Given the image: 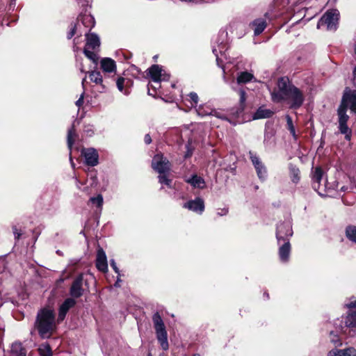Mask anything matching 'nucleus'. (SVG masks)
<instances>
[{
  "label": "nucleus",
  "instance_id": "f257e3e1",
  "mask_svg": "<svg viewBox=\"0 0 356 356\" xmlns=\"http://www.w3.org/2000/svg\"><path fill=\"white\" fill-rule=\"evenodd\" d=\"M274 102L286 101L292 109L299 108L303 104L305 96L303 92L289 82L286 77H281L277 81V90L271 93Z\"/></svg>",
  "mask_w": 356,
  "mask_h": 356
},
{
  "label": "nucleus",
  "instance_id": "f03ea898",
  "mask_svg": "<svg viewBox=\"0 0 356 356\" xmlns=\"http://www.w3.org/2000/svg\"><path fill=\"white\" fill-rule=\"evenodd\" d=\"M57 323L54 310L43 308L38 312L34 328L42 339H49L56 332Z\"/></svg>",
  "mask_w": 356,
  "mask_h": 356
},
{
  "label": "nucleus",
  "instance_id": "7ed1b4c3",
  "mask_svg": "<svg viewBox=\"0 0 356 356\" xmlns=\"http://www.w3.org/2000/svg\"><path fill=\"white\" fill-rule=\"evenodd\" d=\"M345 305L350 312L345 318L343 325L341 326V331L344 334L355 335L356 334V300H350Z\"/></svg>",
  "mask_w": 356,
  "mask_h": 356
},
{
  "label": "nucleus",
  "instance_id": "20e7f679",
  "mask_svg": "<svg viewBox=\"0 0 356 356\" xmlns=\"http://www.w3.org/2000/svg\"><path fill=\"white\" fill-rule=\"evenodd\" d=\"M152 321L159 343L163 350H168L169 348L168 333L163 321L159 312L154 314L152 316Z\"/></svg>",
  "mask_w": 356,
  "mask_h": 356
},
{
  "label": "nucleus",
  "instance_id": "39448f33",
  "mask_svg": "<svg viewBox=\"0 0 356 356\" xmlns=\"http://www.w3.org/2000/svg\"><path fill=\"white\" fill-rule=\"evenodd\" d=\"M86 44L84 48V54L86 56L95 63H97L99 57L95 51L100 45L99 37L94 34H86Z\"/></svg>",
  "mask_w": 356,
  "mask_h": 356
},
{
  "label": "nucleus",
  "instance_id": "423d86ee",
  "mask_svg": "<svg viewBox=\"0 0 356 356\" xmlns=\"http://www.w3.org/2000/svg\"><path fill=\"white\" fill-rule=\"evenodd\" d=\"M148 75L150 76L151 80L154 82V85L149 84L148 87H151L154 90L160 88V83L161 81H168L170 76L164 72L162 67L159 65H153L148 70Z\"/></svg>",
  "mask_w": 356,
  "mask_h": 356
},
{
  "label": "nucleus",
  "instance_id": "0eeeda50",
  "mask_svg": "<svg viewBox=\"0 0 356 356\" xmlns=\"http://www.w3.org/2000/svg\"><path fill=\"white\" fill-rule=\"evenodd\" d=\"M339 13L337 10H327L320 19L317 24V28L321 29L326 26L327 30L335 31L337 28Z\"/></svg>",
  "mask_w": 356,
  "mask_h": 356
},
{
  "label": "nucleus",
  "instance_id": "6e6552de",
  "mask_svg": "<svg viewBox=\"0 0 356 356\" xmlns=\"http://www.w3.org/2000/svg\"><path fill=\"white\" fill-rule=\"evenodd\" d=\"M346 108L339 106L337 113L339 116V129L342 134H345V138L347 140L350 139L351 131L347 125V122L349 119V116L346 114Z\"/></svg>",
  "mask_w": 356,
  "mask_h": 356
},
{
  "label": "nucleus",
  "instance_id": "1a4fd4ad",
  "mask_svg": "<svg viewBox=\"0 0 356 356\" xmlns=\"http://www.w3.org/2000/svg\"><path fill=\"white\" fill-rule=\"evenodd\" d=\"M340 106L346 109L349 108L353 113H356V90L346 88Z\"/></svg>",
  "mask_w": 356,
  "mask_h": 356
},
{
  "label": "nucleus",
  "instance_id": "9d476101",
  "mask_svg": "<svg viewBox=\"0 0 356 356\" xmlns=\"http://www.w3.org/2000/svg\"><path fill=\"white\" fill-rule=\"evenodd\" d=\"M152 167L159 174H164L169 171L170 163L163 154H156L152 159Z\"/></svg>",
  "mask_w": 356,
  "mask_h": 356
},
{
  "label": "nucleus",
  "instance_id": "9b49d317",
  "mask_svg": "<svg viewBox=\"0 0 356 356\" xmlns=\"http://www.w3.org/2000/svg\"><path fill=\"white\" fill-rule=\"evenodd\" d=\"M293 235L291 225L289 222H282L277 227L276 237L279 243L282 241L289 240V237Z\"/></svg>",
  "mask_w": 356,
  "mask_h": 356
},
{
  "label": "nucleus",
  "instance_id": "f8f14e48",
  "mask_svg": "<svg viewBox=\"0 0 356 356\" xmlns=\"http://www.w3.org/2000/svg\"><path fill=\"white\" fill-rule=\"evenodd\" d=\"M83 280V275L80 274L73 281L70 289V294L72 297V298H78L83 296L84 291Z\"/></svg>",
  "mask_w": 356,
  "mask_h": 356
},
{
  "label": "nucleus",
  "instance_id": "ddd939ff",
  "mask_svg": "<svg viewBox=\"0 0 356 356\" xmlns=\"http://www.w3.org/2000/svg\"><path fill=\"white\" fill-rule=\"evenodd\" d=\"M250 159L257 171L258 177L264 180L267 176L266 168L261 161L260 159L254 153L250 152Z\"/></svg>",
  "mask_w": 356,
  "mask_h": 356
},
{
  "label": "nucleus",
  "instance_id": "4468645a",
  "mask_svg": "<svg viewBox=\"0 0 356 356\" xmlns=\"http://www.w3.org/2000/svg\"><path fill=\"white\" fill-rule=\"evenodd\" d=\"M84 156L86 163L90 166H95L98 164L99 155L94 148L83 149L81 152Z\"/></svg>",
  "mask_w": 356,
  "mask_h": 356
},
{
  "label": "nucleus",
  "instance_id": "2eb2a0df",
  "mask_svg": "<svg viewBox=\"0 0 356 356\" xmlns=\"http://www.w3.org/2000/svg\"><path fill=\"white\" fill-rule=\"evenodd\" d=\"M184 207L194 212L202 213L204 210V202L202 199L197 197L193 200L186 202Z\"/></svg>",
  "mask_w": 356,
  "mask_h": 356
},
{
  "label": "nucleus",
  "instance_id": "dca6fc26",
  "mask_svg": "<svg viewBox=\"0 0 356 356\" xmlns=\"http://www.w3.org/2000/svg\"><path fill=\"white\" fill-rule=\"evenodd\" d=\"M96 266L97 269L102 272L108 270L107 258L105 252L102 248H98L97 252Z\"/></svg>",
  "mask_w": 356,
  "mask_h": 356
},
{
  "label": "nucleus",
  "instance_id": "f3484780",
  "mask_svg": "<svg viewBox=\"0 0 356 356\" xmlns=\"http://www.w3.org/2000/svg\"><path fill=\"white\" fill-rule=\"evenodd\" d=\"M323 170L321 169V168L316 167L313 172V176H312V186H313L314 189L315 191H318V193L319 194H321V192L319 191V190H320V183L323 178Z\"/></svg>",
  "mask_w": 356,
  "mask_h": 356
},
{
  "label": "nucleus",
  "instance_id": "a211bd4d",
  "mask_svg": "<svg viewBox=\"0 0 356 356\" xmlns=\"http://www.w3.org/2000/svg\"><path fill=\"white\" fill-rule=\"evenodd\" d=\"M327 356H356V349L348 348L345 349H332L327 353Z\"/></svg>",
  "mask_w": 356,
  "mask_h": 356
},
{
  "label": "nucleus",
  "instance_id": "6ab92c4d",
  "mask_svg": "<svg viewBox=\"0 0 356 356\" xmlns=\"http://www.w3.org/2000/svg\"><path fill=\"white\" fill-rule=\"evenodd\" d=\"M291 251L289 241H284L282 245L279 249L280 259L282 262H286L289 260Z\"/></svg>",
  "mask_w": 356,
  "mask_h": 356
},
{
  "label": "nucleus",
  "instance_id": "aec40b11",
  "mask_svg": "<svg viewBox=\"0 0 356 356\" xmlns=\"http://www.w3.org/2000/svg\"><path fill=\"white\" fill-rule=\"evenodd\" d=\"M274 114L273 111L261 106L253 115L254 120L269 118Z\"/></svg>",
  "mask_w": 356,
  "mask_h": 356
},
{
  "label": "nucleus",
  "instance_id": "412c9836",
  "mask_svg": "<svg viewBox=\"0 0 356 356\" xmlns=\"http://www.w3.org/2000/svg\"><path fill=\"white\" fill-rule=\"evenodd\" d=\"M101 67L106 72H112L116 68L115 61L109 58H104L101 60Z\"/></svg>",
  "mask_w": 356,
  "mask_h": 356
},
{
  "label": "nucleus",
  "instance_id": "4be33fe9",
  "mask_svg": "<svg viewBox=\"0 0 356 356\" xmlns=\"http://www.w3.org/2000/svg\"><path fill=\"white\" fill-rule=\"evenodd\" d=\"M254 27V33L255 35L261 34L266 27V22L264 19H257L252 23Z\"/></svg>",
  "mask_w": 356,
  "mask_h": 356
},
{
  "label": "nucleus",
  "instance_id": "5701e85b",
  "mask_svg": "<svg viewBox=\"0 0 356 356\" xmlns=\"http://www.w3.org/2000/svg\"><path fill=\"white\" fill-rule=\"evenodd\" d=\"M13 356H26V350L20 342H15L11 346Z\"/></svg>",
  "mask_w": 356,
  "mask_h": 356
},
{
  "label": "nucleus",
  "instance_id": "b1692460",
  "mask_svg": "<svg viewBox=\"0 0 356 356\" xmlns=\"http://www.w3.org/2000/svg\"><path fill=\"white\" fill-rule=\"evenodd\" d=\"M196 111L199 115L202 116V117L211 115H215L218 118H222V117L218 115V113L216 111L213 110L209 107H204V106H201L198 108L196 109Z\"/></svg>",
  "mask_w": 356,
  "mask_h": 356
},
{
  "label": "nucleus",
  "instance_id": "393cba45",
  "mask_svg": "<svg viewBox=\"0 0 356 356\" xmlns=\"http://www.w3.org/2000/svg\"><path fill=\"white\" fill-rule=\"evenodd\" d=\"M194 188H203L205 186L204 180L197 175H193L191 178L186 180Z\"/></svg>",
  "mask_w": 356,
  "mask_h": 356
},
{
  "label": "nucleus",
  "instance_id": "a878e982",
  "mask_svg": "<svg viewBox=\"0 0 356 356\" xmlns=\"http://www.w3.org/2000/svg\"><path fill=\"white\" fill-rule=\"evenodd\" d=\"M254 78V76L248 72H241L237 76L238 83H246L250 81Z\"/></svg>",
  "mask_w": 356,
  "mask_h": 356
},
{
  "label": "nucleus",
  "instance_id": "bb28decb",
  "mask_svg": "<svg viewBox=\"0 0 356 356\" xmlns=\"http://www.w3.org/2000/svg\"><path fill=\"white\" fill-rule=\"evenodd\" d=\"M346 235L350 241L356 243V226H348L346 229Z\"/></svg>",
  "mask_w": 356,
  "mask_h": 356
},
{
  "label": "nucleus",
  "instance_id": "cd10ccee",
  "mask_svg": "<svg viewBox=\"0 0 356 356\" xmlns=\"http://www.w3.org/2000/svg\"><path fill=\"white\" fill-rule=\"evenodd\" d=\"M38 352L40 356H52L50 346L47 343H42L39 346Z\"/></svg>",
  "mask_w": 356,
  "mask_h": 356
},
{
  "label": "nucleus",
  "instance_id": "c85d7f7f",
  "mask_svg": "<svg viewBox=\"0 0 356 356\" xmlns=\"http://www.w3.org/2000/svg\"><path fill=\"white\" fill-rule=\"evenodd\" d=\"M81 20L82 24L86 27H92L95 24L93 17L90 15H85L79 18V21Z\"/></svg>",
  "mask_w": 356,
  "mask_h": 356
},
{
  "label": "nucleus",
  "instance_id": "c756f323",
  "mask_svg": "<svg viewBox=\"0 0 356 356\" xmlns=\"http://www.w3.org/2000/svg\"><path fill=\"white\" fill-rule=\"evenodd\" d=\"M89 78L92 82H94L96 84H102L103 81L102 76L100 72L98 71H92L89 72Z\"/></svg>",
  "mask_w": 356,
  "mask_h": 356
},
{
  "label": "nucleus",
  "instance_id": "7c9ffc66",
  "mask_svg": "<svg viewBox=\"0 0 356 356\" xmlns=\"http://www.w3.org/2000/svg\"><path fill=\"white\" fill-rule=\"evenodd\" d=\"M289 170H290V175H291V177L292 181L294 182V183L298 182L299 181V179H300V177H299L300 170H299V169L297 168L295 166L290 165Z\"/></svg>",
  "mask_w": 356,
  "mask_h": 356
},
{
  "label": "nucleus",
  "instance_id": "2f4dec72",
  "mask_svg": "<svg viewBox=\"0 0 356 356\" xmlns=\"http://www.w3.org/2000/svg\"><path fill=\"white\" fill-rule=\"evenodd\" d=\"M287 128L290 131V134L293 136L295 140L297 139V135L296 134L295 127L293 124L292 118L289 115L286 116Z\"/></svg>",
  "mask_w": 356,
  "mask_h": 356
},
{
  "label": "nucleus",
  "instance_id": "473e14b6",
  "mask_svg": "<svg viewBox=\"0 0 356 356\" xmlns=\"http://www.w3.org/2000/svg\"><path fill=\"white\" fill-rule=\"evenodd\" d=\"M75 136V129L74 126L72 125L71 129L68 130L67 132V145L70 149H72V147L74 144V136Z\"/></svg>",
  "mask_w": 356,
  "mask_h": 356
},
{
  "label": "nucleus",
  "instance_id": "72a5a7b5",
  "mask_svg": "<svg viewBox=\"0 0 356 356\" xmlns=\"http://www.w3.org/2000/svg\"><path fill=\"white\" fill-rule=\"evenodd\" d=\"M330 338L331 342L336 347L340 346L342 344L341 341L339 337L334 331H330Z\"/></svg>",
  "mask_w": 356,
  "mask_h": 356
},
{
  "label": "nucleus",
  "instance_id": "f704fd0d",
  "mask_svg": "<svg viewBox=\"0 0 356 356\" xmlns=\"http://www.w3.org/2000/svg\"><path fill=\"white\" fill-rule=\"evenodd\" d=\"M67 312H68V310H67V309L65 307H63L62 305L60 306L59 310H58V317L57 319L58 323H60L64 320Z\"/></svg>",
  "mask_w": 356,
  "mask_h": 356
},
{
  "label": "nucleus",
  "instance_id": "c9c22d12",
  "mask_svg": "<svg viewBox=\"0 0 356 356\" xmlns=\"http://www.w3.org/2000/svg\"><path fill=\"white\" fill-rule=\"evenodd\" d=\"M159 181L161 184H164L168 187H171L172 180L168 179L164 174H160L159 176Z\"/></svg>",
  "mask_w": 356,
  "mask_h": 356
},
{
  "label": "nucleus",
  "instance_id": "e433bc0d",
  "mask_svg": "<svg viewBox=\"0 0 356 356\" xmlns=\"http://www.w3.org/2000/svg\"><path fill=\"white\" fill-rule=\"evenodd\" d=\"M75 305H76V300L72 298H67L62 304V305L63 307H65L67 309V310H68V311L70 308L73 307Z\"/></svg>",
  "mask_w": 356,
  "mask_h": 356
},
{
  "label": "nucleus",
  "instance_id": "4c0bfd02",
  "mask_svg": "<svg viewBox=\"0 0 356 356\" xmlns=\"http://www.w3.org/2000/svg\"><path fill=\"white\" fill-rule=\"evenodd\" d=\"M124 81H125V79L124 78H122V77L119 78L117 80L116 85H117L118 90L120 92H124L125 95H128L129 93V92L128 90H125L124 91L123 90Z\"/></svg>",
  "mask_w": 356,
  "mask_h": 356
},
{
  "label": "nucleus",
  "instance_id": "58836bf2",
  "mask_svg": "<svg viewBox=\"0 0 356 356\" xmlns=\"http://www.w3.org/2000/svg\"><path fill=\"white\" fill-rule=\"evenodd\" d=\"M92 204H95L98 207H101L103 204V197L102 195H98L97 197H93L90 199Z\"/></svg>",
  "mask_w": 356,
  "mask_h": 356
},
{
  "label": "nucleus",
  "instance_id": "ea45409f",
  "mask_svg": "<svg viewBox=\"0 0 356 356\" xmlns=\"http://www.w3.org/2000/svg\"><path fill=\"white\" fill-rule=\"evenodd\" d=\"M189 97L192 101V105H196L199 100L197 93L192 92L189 94Z\"/></svg>",
  "mask_w": 356,
  "mask_h": 356
},
{
  "label": "nucleus",
  "instance_id": "a19ab883",
  "mask_svg": "<svg viewBox=\"0 0 356 356\" xmlns=\"http://www.w3.org/2000/svg\"><path fill=\"white\" fill-rule=\"evenodd\" d=\"M239 95H240V103L241 104H243L246 100V93L244 90H239Z\"/></svg>",
  "mask_w": 356,
  "mask_h": 356
},
{
  "label": "nucleus",
  "instance_id": "79ce46f5",
  "mask_svg": "<svg viewBox=\"0 0 356 356\" xmlns=\"http://www.w3.org/2000/svg\"><path fill=\"white\" fill-rule=\"evenodd\" d=\"M228 213L227 208L218 209L217 211V215L219 216H223L227 215Z\"/></svg>",
  "mask_w": 356,
  "mask_h": 356
},
{
  "label": "nucleus",
  "instance_id": "37998d69",
  "mask_svg": "<svg viewBox=\"0 0 356 356\" xmlns=\"http://www.w3.org/2000/svg\"><path fill=\"white\" fill-rule=\"evenodd\" d=\"M186 147L187 149V151L184 155V157L188 158V157L191 156V155L193 154V149L190 147V143L187 144L186 145Z\"/></svg>",
  "mask_w": 356,
  "mask_h": 356
},
{
  "label": "nucleus",
  "instance_id": "c03bdc74",
  "mask_svg": "<svg viewBox=\"0 0 356 356\" xmlns=\"http://www.w3.org/2000/svg\"><path fill=\"white\" fill-rule=\"evenodd\" d=\"M110 263H111V266L112 267V268L114 270V271L119 274L120 273V270L119 268H118L117 265H116V263L114 259H111L110 261Z\"/></svg>",
  "mask_w": 356,
  "mask_h": 356
},
{
  "label": "nucleus",
  "instance_id": "a18cd8bd",
  "mask_svg": "<svg viewBox=\"0 0 356 356\" xmlns=\"http://www.w3.org/2000/svg\"><path fill=\"white\" fill-rule=\"evenodd\" d=\"M13 234L15 236V238L18 240L20 236L22 235L21 232L17 230L16 227H13Z\"/></svg>",
  "mask_w": 356,
  "mask_h": 356
},
{
  "label": "nucleus",
  "instance_id": "49530a36",
  "mask_svg": "<svg viewBox=\"0 0 356 356\" xmlns=\"http://www.w3.org/2000/svg\"><path fill=\"white\" fill-rule=\"evenodd\" d=\"M83 92L81 94L79 99L76 102V105L78 107H80L81 106L83 105Z\"/></svg>",
  "mask_w": 356,
  "mask_h": 356
},
{
  "label": "nucleus",
  "instance_id": "de8ad7c7",
  "mask_svg": "<svg viewBox=\"0 0 356 356\" xmlns=\"http://www.w3.org/2000/svg\"><path fill=\"white\" fill-rule=\"evenodd\" d=\"M75 29H76V25H74L72 29H71V31L67 33V38L68 39H70L72 38L74 34H75Z\"/></svg>",
  "mask_w": 356,
  "mask_h": 356
},
{
  "label": "nucleus",
  "instance_id": "09e8293b",
  "mask_svg": "<svg viewBox=\"0 0 356 356\" xmlns=\"http://www.w3.org/2000/svg\"><path fill=\"white\" fill-rule=\"evenodd\" d=\"M144 140H145V143L146 144H150L151 142H152V138H151V136H149V134H146L145 136V138H144Z\"/></svg>",
  "mask_w": 356,
  "mask_h": 356
},
{
  "label": "nucleus",
  "instance_id": "8fccbe9b",
  "mask_svg": "<svg viewBox=\"0 0 356 356\" xmlns=\"http://www.w3.org/2000/svg\"><path fill=\"white\" fill-rule=\"evenodd\" d=\"M213 54L216 55V60L218 61V54H217V50L216 49H213Z\"/></svg>",
  "mask_w": 356,
  "mask_h": 356
},
{
  "label": "nucleus",
  "instance_id": "3c124183",
  "mask_svg": "<svg viewBox=\"0 0 356 356\" xmlns=\"http://www.w3.org/2000/svg\"><path fill=\"white\" fill-rule=\"evenodd\" d=\"M86 81V77L85 76L83 80H82V82H81V84H82V86L83 88V89L85 88V83Z\"/></svg>",
  "mask_w": 356,
  "mask_h": 356
},
{
  "label": "nucleus",
  "instance_id": "603ef678",
  "mask_svg": "<svg viewBox=\"0 0 356 356\" xmlns=\"http://www.w3.org/2000/svg\"><path fill=\"white\" fill-rule=\"evenodd\" d=\"M120 280L118 278V280L116 281V282L115 283V286H120Z\"/></svg>",
  "mask_w": 356,
  "mask_h": 356
},
{
  "label": "nucleus",
  "instance_id": "864d4df0",
  "mask_svg": "<svg viewBox=\"0 0 356 356\" xmlns=\"http://www.w3.org/2000/svg\"><path fill=\"white\" fill-rule=\"evenodd\" d=\"M353 75H354V76H356V67L353 70Z\"/></svg>",
  "mask_w": 356,
  "mask_h": 356
},
{
  "label": "nucleus",
  "instance_id": "5fc2aeb1",
  "mask_svg": "<svg viewBox=\"0 0 356 356\" xmlns=\"http://www.w3.org/2000/svg\"><path fill=\"white\" fill-rule=\"evenodd\" d=\"M354 51H355V54H356V44H355V47H354Z\"/></svg>",
  "mask_w": 356,
  "mask_h": 356
},
{
  "label": "nucleus",
  "instance_id": "6e6d98bb",
  "mask_svg": "<svg viewBox=\"0 0 356 356\" xmlns=\"http://www.w3.org/2000/svg\"><path fill=\"white\" fill-rule=\"evenodd\" d=\"M264 296L266 297V298H268V293H265Z\"/></svg>",
  "mask_w": 356,
  "mask_h": 356
},
{
  "label": "nucleus",
  "instance_id": "4d7b16f0",
  "mask_svg": "<svg viewBox=\"0 0 356 356\" xmlns=\"http://www.w3.org/2000/svg\"><path fill=\"white\" fill-rule=\"evenodd\" d=\"M80 70H81V72H84V70H83V67H81L80 68Z\"/></svg>",
  "mask_w": 356,
  "mask_h": 356
},
{
  "label": "nucleus",
  "instance_id": "13d9d810",
  "mask_svg": "<svg viewBox=\"0 0 356 356\" xmlns=\"http://www.w3.org/2000/svg\"><path fill=\"white\" fill-rule=\"evenodd\" d=\"M147 356H152V354H151V353H149Z\"/></svg>",
  "mask_w": 356,
  "mask_h": 356
},
{
  "label": "nucleus",
  "instance_id": "bf43d9fd",
  "mask_svg": "<svg viewBox=\"0 0 356 356\" xmlns=\"http://www.w3.org/2000/svg\"><path fill=\"white\" fill-rule=\"evenodd\" d=\"M193 356H200L199 355H193Z\"/></svg>",
  "mask_w": 356,
  "mask_h": 356
}]
</instances>
